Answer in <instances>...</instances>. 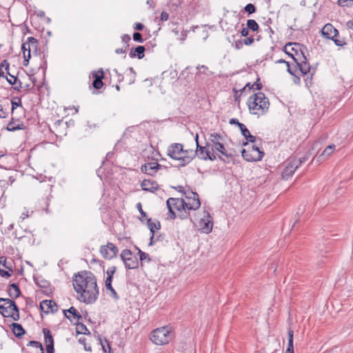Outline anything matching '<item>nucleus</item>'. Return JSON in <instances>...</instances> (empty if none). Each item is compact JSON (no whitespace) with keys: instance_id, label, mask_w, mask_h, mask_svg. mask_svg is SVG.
I'll return each mask as SVG.
<instances>
[{"instance_id":"obj_40","label":"nucleus","mask_w":353,"mask_h":353,"mask_svg":"<svg viewBox=\"0 0 353 353\" xmlns=\"http://www.w3.org/2000/svg\"><path fill=\"white\" fill-rule=\"evenodd\" d=\"M35 283L37 285L43 289H48L49 287V283L45 279H39V278H34Z\"/></svg>"},{"instance_id":"obj_23","label":"nucleus","mask_w":353,"mask_h":353,"mask_svg":"<svg viewBox=\"0 0 353 353\" xmlns=\"http://www.w3.org/2000/svg\"><path fill=\"white\" fill-rule=\"evenodd\" d=\"M195 141H196V149L195 150L196 153V156L201 159V157H205V154L206 153H208L210 150H209V146H210V144L209 143H207V145L206 146H201L199 144V135L196 134V137H195Z\"/></svg>"},{"instance_id":"obj_26","label":"nucleus","mask_w":353,"mask_h":353,"mask_svg":"<svg viewBox=\"0 0 353 353\" xmlns=\"http://www.w3.org/2000/svg\"><path fill=\"white\" fill-rule=\"evenodd\" d=\"M11 329L13 334L18 338L21 337L26 333V331L22 325L17 323H12L11 324Z\"/></svg>"},{"instance_id":"obj_36","label":"nucleus","mask_w":353,"mask_h":353,"mask_svg":"<svg viewBox=\"0 0 353 353\" xmlns=\"http://www.w3.org/2000/svg\"><path fill=\"white\" fill-rule=\"evenodd\" d=\"M27 46L28 48H30L31 50H33L34 51H37L38 46L37 39L32 37H28L27 41Z\"/></svg>"},{"instance_id":"obj_52","label":"nucleus","mask_w":353,"mask_h":353,"mask_svg":"<svg viewBox=\"0 0 353 353\" xmlns=\"http://www.w3.org/2000/svg\"><path fill=\"white\" fill-rule=\"evenodd\" d=\"M130 39H131V38H130V35H128V34H124L122 37V41L123 43H125V44H126V48H128L129 46L128 43L130 42Z\"/></svg>"},{"instance_id":"obj_34","label":"nucleus","mask_w":353,"mask_h":353,"mask_svg":"<svg viewBox=\"0 0 353 353\" xmlns=\"http://www.w3.org/2000/svg\"><path fill=\"white\" fill-rule=\"evenodd\" d=\"M63 312H64L65 316L70 320V318L69 316H68L66 314V312H68L70 314H72L74 316V318L77 319V320L82 319L81 315L79 313V312L74 307H70L68 310H64Z\"/></svg>"},{"instance_id":"obj_4","label":"nucleus","mask_w":353,"mask_h":353,"mask_svg":"<svg viewBox=\"0 0 353 353\" xmlns=\"http://www.w3.org/2000/svg\"><path fill=\"white\" fill-rule=\"evenodd\" d=\"M166 204H167L171 219H175L176 217V215L174 210H176L179 212L178 216L181 219H187L188 216H190L189 212L185 211V201H183V199L169 198L166 201Z\"/></svg>"},{"instance_id":"obj_27","label":"nucleus","mask_w":353,"mask_h":353,"mask_svg":"<svg viewBox=\"0 0 353 353\" xmlns=\"http://www.w3.org/2000/svg\"><path fill=\"white\" fill-rule=\"evenodd\" d=\"M8 294L12 299H17L21 294L19 287L17 284L12 283L8 288Z\"/></svg>"},{"instance_id":"obj_59","label":"nucleus","mask_w":353,"mask_h":353,"mask_svg":"<svg viewBox=\"0 0 353 353\" xmlns=\"http://www.w3.org/2000/svg\"><path fill=\"white\" fill-rule=\"evenodd\" d=\"M230 124H236L239 127V125H243V123H240L237 119H231L229 121Z\"/></svg>"},{"instance_id":"obj_25","label":"nucleus","mask_w":353,"mask_h":353,"mask_svg":"<svg viewBox=\"0 0 353 353\" xmlns=\"http://www.w3.org/2000/svg\"><path fill=\"white\" fill-rule=\"evenodd\" d=\"M242 135L246 139L247 141L250 143H254L256 141V137L252 135L245 125H239Z\"/></svg>"},{"instance_id":"obj_50","label":"nucleus","mask_w":353,"mask_h":353,"mask_svg":"<svg viewBox=\"0 0 353 353\" xmlns=\"http://www.w3.org/2000/svg\"><path fill=\"white\" fill-rule=\"evenodd\" d=\"M133 40L139 43L143 42L141 34L137 32L133 34Z\"/></svg>"},{"instance_id":"obj_20","label":"nucleus","mask_w":353,"mask_h":353,"mask_svg":"<svg viewBox=\"0 0 353 353\" xmlns=\"http://www.w3.org/2000/svg\"><path fill=\"white\" fill-rule=\"evenodd\" d=\"M296 68H299V74L306 75L310 74L312 76L313 73L311 74V67L307 61L306 55L303 57V59L301 61H295Z\"/></svg>"},{"instance_id":"obj_19","label":"nucleus","mask_w":353,"mask_h":353,"mask_svg":"<svg viewBox=\"0 0 353 353\" xmlns=\"http://www.w3.org/2000/svg\"><path fill=\"white\" fill-rule=\"evenodd\" d=\"M40 310L46 314L54 313L58 310L56 303L52 300H43L40 303Z\"/></svg>"},{"instance_id":"obj_14","label":"nucleus","mask_w":353,"mask_h":353,"mask_svg":"<svg viewBox=\"0 0 353 353\" xmlns=\"http://www.w3.org/2000/svg\"><path fill=\"white\" fill-rule=\"evenodd\" d=\"M161 168L162 165L161 164L155 161H151L142 165L141 170L148 175L154 176Z\"/></svg>"},{"instance_id":"obj_57","label":"nucleus","mask_w":353,"mask_h":353,"mask_svg":"<svg viewBox=\"0 0 353 353\" xmlns=\"http://www.w3.org/2000/svg\"><path fill=\"white\" fill-rule=\"evenodd\" d=\"M144 28V26L141 23H136L134 26V29L137 30H142Z\"/></svg>"},{"instance_id":"obj_8","label":"nucleus","mask_w":353,"mask_h":353,"mask_svg":"<svg viewBox=\"0 0 353 353\" xmlns=\"http://www.w3.org/2000/svg\"><path fill=\"white\" fill-rule=\"evenodd\" d=\"M210 141L212 144L211 148L212 151H219L226 157H233V154L232 152H228V151L225 149L224 145L221 142L222 137L219 134L216 132L211 133L210 135Z\"/></svg>"},{"instance_id":"obj_44","label":"nucleus","mask_w":353,"mask_h":353,"mask_svg":"<svg viewBox=\"0 0 353 353\" xmlns=\"http://www.w3.org/2000/svg\"><path fill=\"white\" fill-rule=\"evenodd\" d=\"M11 103H12V108H11L12 112H13L14 110L16 109L17 108L21 106V101L19 98H15V99H12L11 101Z\"/></svg>"},{"instance_id":"obj_29","label":"nucleus","mask_w":353,"mask_h":353,"mask_svg":"<svg viewBox=\"0 0 353 353\" xmlns=\"http://www.w3.org/2000/svg\"><path fill=\"white\" fill-rule=\"evenodd\" d=\"M21 50L23 51V58H24L23 65L26 66L28 65V61L31 57V54H30L31 50H30V48H28V47L27 46V42L23 43L22 44Z\"/></svg>"},{"instance_id":"obj_2","label":"nucleus","mask_w":353,"mask_h":353,"mask_svg":"<svg viewBox=\"0 0 353 353\" xmlns=\"http://www.w3.org/2000/svg\"><path fill=\"white\" fill-rule=\"evenodd\" d=\"M247 105L251 114L259 116L264 114L268 111L270 103L263 92H258L249 97Z\"/></svg>"},{"instance_id":"obj_33","label":"nucleus","mask_w":353,"mask_h":353,"mask_svg":"<svg viewBox=\"0 0 353 353\" xmlns=\"http://www.w3.org/2000/svg\"><path fill=\"white\" fill-rule=\"evenodd\" d=\"M147 225L150 233H154V230H159L161 228L160 222L159 221L152 222L151 219H147Z\"/></svg>"},{"instance_id":"obj_51","label":"nucleus","mask_w":353,"mask_h":353,"mask_svg":"<svg viewBox=\"0 0 353 353\" xmlns=\"http://www.w3.org/2000/svg\"><path fill=\"white\" fill-rule=\"evenodd\" d=\"M116 270H117V268L116 266H112V267H110L107 272H106V274L108 276H112L113 277V275L116 272Z\"/></svg>"},{"instance_id":"obj_5","label":"nucleus","mask_w":353,"mask_h":353,"mask_svg":"<svg viewBox=\"0 0 353 353\" xmlns=\"http://www.w3.org/2000/svg\"><path fill=\"white\" fill-rule=\"evenodd\" d=\"M171 332L170 327L163 326L157 328L150 334V340L158 345L168 344L172 340Z\"/></svg>"},{"instance_id":"obj_21","label":"nucleus","mask_w":353,"mask_h":353,"mask_svg":"<svg viewBox=\"0 0 353 353\" xmlns=\"http://www.w3.org/2000/svg\"><path fill=\"white\" fill-rule=\"evenodd\" d=\"M92 77L94 78V80L92 81L93 88L97 90L101 89L103 85L102 80L103 79L104 74L103 70L100 69L97 72H93Z\"/></svg>"},{"instance_id":"obj_62","label":"nucleus","mask_w":353,"mask_h":353,"mask_svg":"<svg viewBox=\"0 0 353 353\" xmlns=\"http://www.w3.org/2000/svg\"><path fill=\"white\" fill-rule=\"evenodd\" d=\"M61 124L65 125V123H63V122L62 121H61V120H59V121H56L54 123V125H53L54 129L57 131L58 127L59 125H61Z\"/></svg>"},{"instance_id":"obj_24","label":"nucleus","mask_w":353,"mask_h":353,"mask_svg":"<svg viewBox=\"0 0 353 353\" xmlns=\"http://www.w3.org/2000/svg\"><path fill=\"white\" fill-rule=\"evenodd\" d=\"M145 48L143 46H139L135 48H132L130 51L129 56L131 58H135L137 57L138 59H141L144 57V52H145Z\"/></svg>"},{"instance_id":"obj_58","label":"nucleus","mask_w":353,"mask_h":353,"mask_svg":"<svg viewBox=\"0 0 353 353\" xmlns=\"http://www.w3.org/2000/svg\"><path fill=\"white\" fill-rule=\"evenodd\" d=\"M47 353H54V345L47 344L46 345Z\"/></svg>"},{"instance_id":"obj_54","label":"nucleus","mask_w":353,"mask_h":353,"mask_svg":"<svg viewBox=\"0 0 353 353\" xmlns=\"http://www.w3.org/2000/svg\"><path fill=\"white\" fill-rule=\"evenodd\" d=\"M252 88H254L255 90H261L262 88V84L259 82V79L252 85Z\"/></svg>"},{"instance_id":"obj_41","label":"nucleus","mask_w":353,"mask_h":353,"mask_svg":"<svg viewBox=\"0 0 353 353\" xmlns=\"http://www.w3.org/2000/svg\"><path fill=\"white\" fill-rule=\"evenodd\" d=\"M247 27L249 30H251L254 32L259 30V25L254 19H248L247 21Z\"/></svg>"},{"instance_id":"obj_55","label":"nucleus","mask_w":353,"mask_h":353,"mask_svg":"<svg viewBox=\"0 0 353 353\" xmlns=\"http://www.w3.org/2000/svg\"><path fill=\"white\" fill-rule=\"evenodd\" d=\"M169 19V14L167 12H162L161 14V20L162 21H168Z\"/></svg>"},{"instance_id":"obj_46","label":"nucleus","mask_w":353,"mask_h":353,"mask_svg":"<svg viewBox=\"0 0 353 353\" xmlns=\"http://www.w3.org/2000/svg\"><path fill=\"white\" fill-rule=\"evenodd\" d=\"M79 342L83 345L85 351L91 352L92 347L90 345L86 343V339L85 337H81L79 339Z\"/></svg>"},{"instance_id":"obj_3","label":"nucleus","mask_w":353,"mask_h":353,"mask_svg":"<svg viewBox=\"0 0 353 353\" xmlns=\"http://www.w3.org/2000/svg\"><path fill=\"white\" fill-rule=\"evenodd\" d=\"M0 314L4 318H10L14 321L20 319L19 309L16 303L10 299L0 298Z\"/></svg>"},{"instance_id":"obj_31","label":"nucleus","mask_w":353,"mask_h":353,"mask_svg":"<svg viewBox=\"0 0 353 353\" xmlns=\"http://www.w3.org/2000/svg\"><path fill=\"white\" fill-rule=\"evenodd\" d=\"M10 63L8 60L4 59L0 64V77H4L5 74H10L9 73Z\"/></svg>"},{"instance_id":"obj_53","label":"nucleus","mask_w":353,"mask_h":353,"mask_svg":"<svg viewBox=\"0 0 353 353\" xmlns=\"http://www.w3.org/2000/svg\"><path fill=\"white\" fill-rule=\"evenodd\" d=\"M8 115V112L3 110V108L1 105H0V118L4 119L6 118Z\"/></svg>"},{"instance_id":"obj_61","label":"nucleus","mask_w":353,"mask_h":353,"mask_svg":"<svg viewBox=\"0 0 353 353\" xmlns=\"http://www.w3.org/2000/svg\"><path fill=\"white\" fill-rule=\"evenodd\" d=\"M111 296L116 300H118L119 299V295L117 294L115 290L113 288L110 290Z\"/></svg>"},{"instance_id":"obj_35","label":"nucleus","mask_w":353,"mask_h":353,"mask_svg":"<svg viewBox=\"0 0 353 353\" xmlns=\"http://www.w3.org/2000/svg\"><path fill=\"white\" fill-rule=\"evenodd\" d=\"M43 332L44 334V339H45V342H46V345L47 344L54 345V339L52 338L50 331L47 328H43Z\"/></svg>"},{"instance_id":"obj_22","label":"nucleus","mask_w":353,"mask_h":353,"mask_svg":"<svg viewBox=\"0 0 353 353\" xmlns=\"http://www.w3.org/2000/svg\"><path fill=\"white\" fill-rule=\"evenodd\" d=\"M141 187L143 190L151 192H154L159 189L158 183L150 179H144L141 183Z\"/></svg>"},{"instance_id":"obj_39","label":"nucleus","mask_w":353,"mask_h":353,"mask_svg":"<svg viewBox=\"0 0 353 353\" xmlns=\"http://www.w3.org/2000/svg\"><path fill=\"white\" fill-rule=\"evenodd\" d=\"M287 70L292 76L299 74V68H296V63L294 65H290V63H286Z\"/></svg>"},{"instance_id":"obj_17","label":"nucleus","mask_w":353,"mask_h":353,"mask_svg":"<svg viewBox=\"0 0 353 353\" xmlns=\"http://www.w3.org/2000/svg\"><path fill=\"white\" fill-rule=\"evenodd\" d=\"M299 166V163H297V161H292V160L290 159L288 165L282 172V178L285 180L288 179L290 176H292V174L294 173V172Z\"/></svg>"},{"instance_id":"obj_12","label":"nucleus","mask_w":353,"mask_h":353,"mask_svg":"<svg viewBox=\"0 0 353 353\" xmlns=\"http://www.w3.org/2000/svg\"><path fill=\"white\" fill-rule=\"evenodd\" d=\"M118 248L112 243L102 245L100 248L101 255L106 259H113L117 256Z\"/></svg>"},{"instance_id":"obj_32","label":"nucleus","mask_w":353,"mask_h":353,"mask_svg":"<svg viewBox=\"0 0 353 353\" xmlns=\"http://www.w3.org/2000/svg\"><path fill=\"white\" fill-rule=\"evenodd\" d=\"M23 128V124L22 123H19L18 122V123L17 124L14 121H13L12 120L10 121L8 125H7V127H6V130L8 131H15L17 130H21Z\"/></svg>"},{"instance_id":"obj_6","label":"nucleus","mask_w":353,"mask_h":353,"mask_svg":"<svg viewBox=\"0 0 353 353\" xmlns=\"http://www.w3.org/2000/svg\"><path fill=\"white\" fill-rule=\"evenodd\" d=\"M284 52L290 56L294 61H301L307 52V48L298 43H288L284 46Z\"/></svg>"},{"instance_id":"obj_13","label":"nucleus","mask_w":353,"mask_h":353,"mask_svg":"<svg viewBox=\"0 0 353 353\" xmlns=\"http://www.w3.org/2000/svg\"><path fill=\"white\" fill-rule=\"evenodd\" d=\"M12 272L13 269L11 263L8 262L5 256H0V276L9 278Z\"/></svg>"},{"instance_id":"obj_45","label":"nucleus","mask_w":353,"mask_h":353,"mask_svg":"<svg viewBox=\"0 0 353 353\" xmlns=\"http://www.w3.org/2000/svg\"><path fill=\"white\" fill-rule=\"evenodd\" d=\"M137 208L138 209V210L140 212V214L141 216V217H140L139 219L141 222H143V218H146V219H148V218H147V214L142 209V205L141 203H138L137 204Z\"/></svg>"},{"instance_id":"obj_30","label":"nucleus","mask_w":353,"mask_h":353,"mask_svg":"<svg viewBox=\"0 0 353 353\" xmlns=\"http://www.w3.org/2000/svg\"><path fill=\"white\" fill-rule=\"evenodd\" d=\"M335 145L331 144L327 145L323 152L321 154V155L319 157V159H321L322 160L325 159V158L328 157L335 150Z\"/></svg>"},{"instance_id":"obj_18","label":"nucleus","mask_w":353,"mask_h":353,"mask_svg":"<svg viewBox=\"0 0 353 353\" xmlns=\"http://www.w3.org/2000/svg\"><path fill=\"white\" fill-rule=\"evenodd\" d=\"M321 34L323 37L332 40L338 36L339 31L331 23H326L321 29Z\"/></svg>"},{"instance_id":"obj_28","label":"nucleus","mask_w":353,"mask_h":353,"mask_svg":"<svg viewBox=\"0 0 353 353\" xmlns=\"http://www.w3.org/2000/svg\"><path fill=\"white\" fill-rule=\"evenodd\" d=\"M288 347L285 350V353H294V345H293L294 332L292 330V328H290V327L288 330Z\"/></svg>"},{"instance_id":"obj_38","label":"nucleus","mask_w":353,"mask_h":353,"mask_svg":"<svg viewBox=\"0 0 353 353\" xmlns=\"http://www.w3.org/2000/svg\"><path fill=\"white\" fill-rule=\"evenodd\" d=\"M336 46H340V47H343L345 45H347V39L345 37H340L339 36V34H338V36L335 38H333V39H332Z\"/></svg>"},{"instance_id":"obj_9","label":"nucleus","mask_w":353,"mask_h":353,"mask_svg":"<svg viewBox=\"0 0 353 353\" xmlns=\"http://www.w3.org/2000/svg\"><path fill=\"white\" fill-rule=\"evenodd\" d=\"M121 258L127 269H136L139 267V261L137 257L132 254L130 250H123L121 253Z\"/></svg>"},{"instance_id":"obj_56","label":"nucleus","mask_w":353,"mask_h":353,"mask_svg":"<svg viewBox=\"0 0 353 353\" xmlns=\"http://www.w3.org/2000/svg\"><path fill=\"white\" fill-rule=\"evenodd\" d=\"M254 38L253 37H248V38H246L243 40V43L247 45V46H249V45H251L252 43H254Z\"/></svg>"},{"instance_id":"obj_37","label":"nucleus","mask_w":353,"mask_h":353,"mask_svg":"<svg viewBox=\"0 0 353 353\" xmlns=\"http://www.w3.org/2000/svg\"><path fill=\"white\" fill-rule=\"evenodd\" d=\"M76 331L77 334H90V332L87 328V327L83 323H79L77 324Z\"/></svg>"},{"instance_id":"obj_64","label":"nucleus","mask_w":353,"mask_h":353,"mask_svg":"<svg viewBox=\"0 0 353 353\" xmlns=\"http://www.w3.org/2000/svg\"><path fill=\"white\" fill-rule=\"evenodd\" d=\"M346 25L348 28L353 30V19L348 21Z\"/></svg>"},{"instance_id":"obj_10","label":"nucleus","mask_w":353,"mask_h":353,"mask_svg":"<svg viewBox=\"0 0 353 353\" xmlns=\"http://www.w3.org/2000/svg\"><path fill=\"white\" fill-rule=\"evenodd\" d=\"M195 225L201 232L209 234L212 230L213 219L208 212L205 211L203 216L199 221L197 225Z\"/></svg>"},{"instance_id":"obj_7","label":"nucleus","mask_w":353,"mask_h":353,"mask_svg":"<svg viewBox=\"0 0 353 353\" xmlns=\"http://www.w3.org/2000/svg\"><path fill=\"white\" fill-rule=\"evenodd\" d=\"M241 154L245 161L252 162L261 161L264 156V152L258 147L252 145L248 149H242Z\"/></svg>"},{"instance_id":"obj_47","label":"nucleus","mask_w":353,"mask_h":353,"mask_svg":"<svg viewBox=\"0 0 353 353\" xmlns=\"http://www.w3.org/2000/svg\"><path fill=\"white\" fill-rule=\"evenodd\" d=\"M28 345H30L36 348H39L41 350H43V347L42 344L39 341H30Z\"/></svg>"},{"instance_id":"obj_15","label":"nucleus","mask_w":353,"mask_h":353,"mask_svg":"<svg viewBox=\"0 0 353 353\" xmlns=\"http://www.w3.org/2000/svg\"><path fill=\"white\" fill-rule=\"evenodd\" d=\"M183 152V145L181 143H172L168 149V155L172 159L178 160L181 157Z\"/></svg>"},{"instance_id":"obj_60","label":"nucleus","mask_w":353,"mask_h":353,"mask_svg":"<svg viewBox=\"0 0 353 353\" xmlns=\"http://www.w3.org/2000/svg\"><path fill=\"white\" fill-rule=\"evenodd\" d=\"M248 33H249V29L248 28V27L243 28L241 31V34L242 37H247L248 35Z\"/></svg>"},{"instance_id":"obj_48","label":"nucleus","mask_w":353,"mask_h":353,"mask_svg":"<svg viewBox=\"0 0 353 353\" xmlns=\"http://www.w3.org/2000/svg\"><path fill=\"white\" fill-rule=\"evenodd\" d=\"M244 9L248 14H252L256 11V8L252 3L247 4Z\"/></svg>"},{"instance_id":"obj_42","label":"nucleus","mask_w":353,"mask_h":353,"mask_svg":"<svg viewBox=\"0 0 353 353\" xmlns=\"http://www.w3.org/2000/svg\"><path fill=\"white\" fill-rule=\"evenodd\" d=\"M216 157L214 154V151H212H212L210 150L208 153L205 154V157H201V159L205 160V161L209 159V160L213 161L216 160Z\"/></svg>"},{"instance_id":"obj_1","label":"nucleus","mask_w":353,"mask_h":353,"mask_svg":"<svg viewBox=\"0 0 353 353\" xmlns=\"http://www.w3.org/2000/svg\"><path fill=\"white\" fill-rule=\"evenodd\" d=\"M72 283L79 301L92 304L97 300L99 292L97 278L92 272L81 271L75 274L72 278Z\"/></svg>"},{"instance_id":"obj_16","label":"nucleus","mask_w":353,"mask_h":353,"mask_svg":"<svg viewBox=\"0 0 353 353\" xmlns=\"http://www.w3.org/2000/svg\"><path fill=\"white\" fill-rule=\"evenodd\" d=\"M195 150H184L181 152V157L179 158L181 166L183 167L189 164L194 158L196 156Z\"/></svg>"},{"instance_id":"obj_11","label":"nucleus","mask_w":353,"mask_h":353,"mask_svg":"<svg viewBox=\"0 0 353 353\" xmlns=\"http://www.w3.org/2000/svg\"><path fill=\"white\" fill-rule=\"evenodd\" d=\"M183 201H185V208L186 212L190 210H196L201 206V201L199 200V195L196 192H189V195L185 196Z\"/></svg>"},{"instance_id":"obj_63","label":"nucleus","mask_w":353,"mask_h":353,"mask_svg":"<svg viewBox=\"0 0 353 353\" xmlns=\"http://www.w3.org/2000/svg\"><path fill=\"white\" fill-rule=\"evenodd\" d=\"M156 242L154 233H151L149 245H152Z\"/></svg>"},{"instance_id":"obj_43","label":"nucleus","mask_w":353,"mask_h":353,"mask_svg":"<svg viewBox=\"0 0 353 353\" xmlns=\"http://www.w3.org/2000/svg\"><path fill=\"white\" fill-rule=\"evenodd\" d=\"M138 254L140 257V260L141 262L147 260L148 261H150V256L148 253H145L143 251H141L140 249H138Z\"/></svg>"},{"instance_id":"obj_49","label":"nucleus","mask_w":353,"mask_h":353,"mask_svg":"<svg viewBox=\"0 0 353 353\" xmlns=\"http://www.w3.org/2000/svg\"><path fill=\"white\" fill-rule=\"evenodd\" d=\"M9 75H10V78H8V77L6 75H4V77L6 79L8 82L11 85L17 84V81H19L18 79L13 75H11V74H9Z\"/></svg>"}]
</instances>
